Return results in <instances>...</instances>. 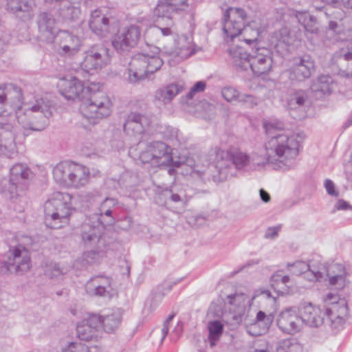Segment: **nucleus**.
<instances>
[{"mask_svg":"<svg viewBox=\"0 0 352 352\" xmlns=\"http://www.w3.org/2000/svg\"><path fill=\"white\" fill-rule=\"evenodd\" d=\"M260 23L256 21H252L247 24H243V41L248 45L256 43L259 36Z\"/></svg>","mask_w":352,"mask_h":352,"instance_id":"f704fd0d","label":"nucleus"},{"mask_svg":"<svg viewBox=\"0 0 352 352\" xmlns=\"http://www.w3.org/2000/svg\"><path fill=\"white\" fill-rule=\"evenodd\" d=\"M32 173V171L26 165L16 164L10 168V178L12 179V181H16L23 186L25 181L31 177Z\"/></svg>","mask_w":352,"mask_h":352,"instance_id":"2f4dec72","label":"nucleus"},{"mask_svg":"<svg viewBox=\"0 0 352 352\" xmlns=\"http://www.w3.org/2000/svg\"><path fill=\"white\" fill-rule=\"evenodd\" d=\"M263 164L261 158L256 155H248L243 154V168L249 166L250 169H255L256 166H259Z\"/></svg>","mask_w":352,"mask_h":352,"instance_id":"3c124183","label":"nucleus"},{"mask_svg":"<svg viewBox=\"0 0 352 352\" xmlns=\"http://www.w3.org/2000/svg\"><path fill=\"white\" fill-rule=\"evenodd\" d=\"M299 316L304 324L310 327H318L324 322L321 309L311 302H305L297 307Z\"/></svg>","mask_w":352,"mask_h":352,"instance_id":"a211bd4d","label":"nucleus"},{"mask_svg":"<svg viewBox=\"0 0 352 352\" xmlns=\"http://www.w3.org/2000/svg\"><path fill=\"white\" fill-rule=\"evenodd\" d=\"M183 85L176 83L170 84L157 89L155 93V98L164 104L170 102L175 96L182 91Z\"/></svg>","mask_w":352,"mask_h":352,"instance_id":"bb28decb","label":"nucleus"},{"mask_svg":"<svg viewBox=\"0 0 352 352\" xmlns=\"http://www.w3.org/2000/svg\"><path fill=\"white\" fill-rule=\"evenodd\" d=\"M111 286H86L87 291L94 295L98 296H104L109 294Z\"/></svg>","mask_w":352,"mask_h":352,"instance_id":"6e6d98bb","label":"nucleus"},{"mask_svg":"<svg viewBox=\"0 0 352 352\" xmlns=\"http://www.w3.org/2000/svg\"><path fill=\"white\" fill-rule=\"evenodd\" d=\"M324 187L326 188L327 193L329 195L333 196V197H338L339 193L337 190H336L335 185L331 179H327L324 181Z\"/></svg>","mask_w":352,"mask_h":352,"instance_id":"338daca9","label":"nucleus"},{"mask_svg":"<svg viewBox=\"0 0 352 352\" xmlns=\"http://www.w3.org/2000/svg\"><path fill=\"white\" fill-rule=\"evenodd\" d=\"M223 32L230 38L228 50L230 65L236 70L242 69V47L240 34L242 32V10L229 8L223 14Z\"/></svg>","mask_w":352,"mask_h":352,"instance_id":"20e7f679","label":"nucleus"},{"mask_svg":"<svg viewBox=\"0 0 352 352\" xmlns=\"http://www.w3.org/2000/svg\"><path fill=\"white\" fill-rule=\"evenodd\" d=\"M207 217L201 214L192 215L188 217V222L192 226L199 228L206 223Z\"/></svg>","mask_w":352,"mask_h":352,"instance_id":"13d9d810","label":"nucleus"},{"mask_svg":"<svg viewBox=\"0 0 352 352\" xmlns=\"http://www.w3.org/2000/svg\"><path fill=\"white\" fill-rule=\"evenodd\" d=\"M76 333L78 338L84 341H89L96 336V332L83 321L77 325Z\"/></svg>","mask_w":352,"mask_h":352,"instance_id":"c03bdc74","label":"nucleus"},{"mask_svg":"<svg viewBox=\"0 0 352 352\" xmlns=\"http://www.w3.org/2000/svg\"><path fill=\"white\" fill-rule=\"evenodd\" d=\"M3 87L7 98L8 107L13 111L18 110V111H21L23 98L21 89L12 83L3 84Z\"/></svg>","mask_w":352,"mask_h":352,"instance_id":"5701e85b","label":"nucleus"},{"mask_svg":"<svg viewBox=\"0 0 352 352\" xmlns=\"http://www.w3.org/2000/svg\"><path fill=\"white\" fill-rule=\"evenodd\" d=\"M72 200L69 194L57 192L45 203V223L47 227L59 229L68 224L73 210Z\"/></svg>","mask_w":352,"mask_h":352,"instance_id":"0eeeda50","label":"nucleus"},{"mask_svg":"<svg viewBox=\"0 0 352 352\" xmlns=\"http://www.w3.org/2000/svg\"><path fill=\"white\" fill-rule=\"evenodd\" d=\"M307 99V94L302 90H298L295 91L291 96L288 104L292 109L296 108L297 107H302L305 104Z\"/></svg>","mask_w":352,"mask_h":352,"instance_id":"09e8293b","label":"nucleus"},{"mask_svg":"<svg viewBox=\"0 0 352 352\" xmlns=\"http://www.w3.org/2000/svg\"><path fill=\"white\" fill-rule=\"evenodd\" d=\"M294 14L297 19L299 23L304 25L308 21H310V18L312 16L306 11H294Z\"/></svg>","mask_w":352,"mask_h":352,"instance_id":"e2e57ef3","label":"nucleus"},{"mask_svg":"<svg viewBox=\"0 0 352 352\" xmlns=\"http://www.w3.org/2000/svg\"><path fill=\"white\" fill-rule=\"evenodd\" d=\"M312 270V280H326L328 278L329 284L334 286L337 290H341L345 287L346 272L342 265L332 263L329 265H320L318 270Z\"/></svg>","mask_w":352,"mask_h":352,"instance_id":"9d476101","label":"nucleus"},{"mask_svg":"<svg viewBox=\"0 0 352 352\" xmlns=\"http://www.w3.org/2000/svg\"><path fill=\"white\" fill-rule=\"evenodd\" d=\"M287 267H293L294 268L293 272L296 275H300L305 273L307 278L310 280H312L311 279L313 274L311 270H318V267H316L314 265H310L302 261H297L293 263H287Z\"/></svg>","mask_w":352,"mask_h":352,"instance_id":"58836bf2","label":"nucleus"},{"mask_svg":"<svg viewBox=\"0 0 352 352\" xmlns=\"http://www.w3.org/2000/svg\"><path fill=\"white\" fill-rule=\"evenodd\" d=\"M89 171L84 166L74 163L70 187L79 188L85 186L89 181Z\"/></svg>","mask_w":352,"mask_h":352,"instance_id":"c85d7f7f","label":"nucleus"},{"mask_svg":"<svg viewBox=\"0 0 352 352\" xmlns=\"http://www.w3.org/2000/svg\"><path fill=\"white\" fill-rule=\"evenodd\" d=\"M140 37V30L137 25H131L126 30L118 33L112 40V45L116 50L124 54L134 47Z\"/></svg>","mask_w":352,"mask_h":352,"instance_id":"f8f14e48","label":"nucleus"},{"mask_svg":"<svg viewBox=\"0 0 352 352\" xmlns=\"http://www.w3.org/2000/svg\"><path fill=\"white\" fill-rule=\"evenodd\" d=\"M289 280V276H283L280 272H276L272 275L270 284L278 295H283L288 290L287 283Z\"/></svg>","mask_w":352,"mask_h":352,"instance_id":"72a5a7b5","label":"nucleus"},{"mask_svg":"<svg viewBox=\"0 0 352 352\" xmlns=\"http://www.w3.org/2000/svg\"><path fill=\"white\" fill-rule=\"evenodd\" d=\"M324 302L327 306L325 314L329 324L333 329L342 328L349 317L346 300L340 298L337 294L329 292L324 297Z\"/></svg>","mask_w":352,"mask_h":352,"instance_id":"1a4fd4ad","label":"nucleus"},{"mask_svg":"<svg viewBox=\"0 0 352 352\" xmlns=\"http://www.w3.org/2000/svg\"><path fill=\"white\" fill-rule=\"evenodd\" d=\"M52 103L47 98H38L27 104L17 113V121L25 129L40 131L45 129L52 115Z\"/></svg>","mask_w":352,"mask_h":352,"instance_id":"423d86ee","label":"nucleus"},{"mask_svg":"<svg viewBox=\"0 0 352 352\" xmlns=\"http://www.w3.org/2000/svg\"><path fill=\"white\" fill-rule=\"evenodd\" d=\"M114 19L107 17L100 10H94L89 21L91 31L100 37H106L113 28Z\"/></svg>","mask_w":352,"mask_h":352,"instance_id":"dca6fc26","label":"nucleus"},{"mask_svg":"<svg viewBox=\"0 0 352 352\" xmlns=\"http://www.w3.org/2000/svg\"><path fill=\"white\" fill-rule=\"evenodd\" d=\"M6 6L8 10L27 21L32 18L35 3L34 0H7Z\"/></svg>","mask_w":352,"mask_h":352,"instance_id":"412c9836","label":"nucleus"},{"mask_svg":"<svg viewBox=\"0 0 352 352\" xmlns=\"http://www.w3.org/2000/svg\"><path fill=\"white\" fill-rule=\"evenodd\" d=\"M74 163L63 162L58 164L53 169V177L56 183L70 187Z\"/></svg>","mask_w":352,"mask_h":352,"instance_id":"4be33fe9","label":"nucleus"},{"mask_svg":"<svg viewBox=\"0 0 352 352\" xmlns=\"http://www.w3.org/2000/svg\"><path fill=\"white\" fill-rule=\"evenodd\" d=\"M83 322L89 327H91L92 330L95 332L99 327H102V316L97 314L90 315L88 318L83 320Z\"/></svg>","mask_w":352,"mask_h":352,"instance_id":"864d4df0","label":"nucleus"},{"mask_svg":"<svg viewBox=\"0 0 352 352\" xmlns=\"http://www.w3.org/2000/svg\"><path fill=\"white\" fill-rule=\"evenodd\" d=\"M18 113L19 111H13L10 109H5L3 112L0 113V124L11 123L12 124H15Z\"/></svg>","mask_w":352,"mask_h":352,"instance_id":"8fccbe9b","label":"nucleus"},{"mask_svg":"<svg viewBox=\"0 0 352 352\" xmlns=\"http://www.w3.org/2000/svg\"><path fill=\"white\" fill-rule=\"evenodd\" d=\"M100 88L99 83L91 82L85 85L73 77L67 82L63 94L69 100L78 99L81 101L80 111L82 116L89 123L94 124L97 120L109 116L111 112V102Z\"/></svg>","mask_w":352,"mask_h":352,"instance_id":"7ed1b4c3","label":"nucleus"},{"mask_svg":"<svg viewBox=\"0 0 352 352\" xmlns=\"http://www.w3.org/2000/svg\"><path fill=\"white\" fill-rule=\"evenodd\" d=\"M102 228L98 223L95 226L89 223L82 225L81 239L85 246L91 247L99 242Z\"/></svg>","mask_w":352,"mask_h":352,"instance_id":"a878e982","label":"nucleus"},{"mask_svg":"<svg viewBox=\"0 0 352 352\" xmlns=\"http://www.w3.org/2000/svg\"><path fill=\"white\" fill-rule=\"evenodd\" d=\"M276 352H303V346L295 338H286L277 343Z\"/></svg>","mask_w":352,"mask_h":352,"instance_id":"e433bc0d","label":"nucleus"},{"mask_svg":"<svg viewBox=\"0 0 352 352\" xmlns=\"http://www.w3.org/2000/svg\"><path fill=\"white\" fill-rule=\"evenodd\" d=\"M97 253L95 251H87L82 254L80 261L83 266L91 264L97 256Z\"/></svg>","mask_w":352,"mask_h":352,"instance_id":"bf43d9fd","label":"nucleus"},{"mask_svg":"<svg viewBox=\"0 0 352 352\" xmlns=\"http://www.w3.org/2000/svg\"><path fill=\"white\" fill-rule=\"evenodd\" d=\"M36 23L40 40L46 43L53 42L56 35V19L54 16L47 12H41L37 16Z\"/></svg>","mask_w":352,"mask_h":352,"instance_id":"2eb2a0df","label":"nucleus"},{"mask_svg":"<svg viewBox=\"0 0 352 352\" xmlns=\"http://www.w3.org/2000/svg\"><path fill=\"white\" fill-rule=\"evenodd\" d=\"M315 64L313 59L309 55H305L298 58L291 72L290 78H296L298 81H302L309 78L314 71Z\"/></svg>","mask_w":352,"mask_h":352,"instance_id":"6ab92c4d","label":"nucleus"},{"mask_svg":"<svg viewBox=\"0 0 352 352\" xmlns=\"http://www.w3.org/2000/svg\"><path fill=\"white\" fill-rule=\"evenodd\" d=\"M206 87V84L204 81L197 82L193 87L190 89V91L187 94L188 99H192L194 95L197 93L202 92L204 91Z\"/></svg>","mask_w":352,"mask_h":352,"instance_id":"052dcab7","label":"nucleus"},{"mask_svg":"<svg viewBox=\"0 0 352 352\" xmlns=\"http://www.w3.org/2000/svg\"><path fill=\"white\" fill-rule=\"evenodd\" d=\"M58 36L61 39L60 47L63 54L71 56L80 50L81 41L78 37L70 34L67 31H60Z\"/></svg>","mask_w":352,"mask_h":352,"instance_id":"393cba45","label":"nucleus"},{"mask_svg":"<svg viewBox=\"0 0 352 352\" xmlns=\"http://www.w3.org/2000/svg\"><path fill=\"white\" fill-rule=\"evenodd\" d=\"M163 195L174 204H184L186 201L185 192L182 188L177 189V187L166 189L164 191Z\"/></svg>","mask_w":352,"mask_h":352,"instance_id":"a19ab883","label":"nucleus"},{"mask_svg":"<svg viewBox=\"0 0 352 352\" xmlns=\"http://www.w3.org/2000/svg\"><path fill=\"white\" fill-rule=\"evenodd\" d=\"M302 26L305 31L310 33H316L318 30L316 25V19L313 16L310 18V21H308Z\"/></svg>","mask_w":352,"mask_h":352,"instance_id":"69168bd1","label":"nucleus"},{"mask_svg":"<svg viewBox=\"0 0 352 352\" xmlns=\"http://www.w3.org/2000/svg\"><path fill=\"white\" fill-rule=\"evenodd\" d=\"M22 188V185L16 181H12L11 178L3 179L0 183V192L10 199L16 197L19 189Z\"/></svg>","mask_w":352,"mask_h":352,"instance_id":"c9c22d12","label":"nucleus"},{"mask_svg":"<svg viewBox=\"0 0 352 352\" xmlns=\"http://www.w3.org/2000/svg\"><path fill=\"white\" fill-rule=\"evenodd\" d=\"M245 324L246 331L250 336L257 337L265 333V332H263V329L254 320L253 323H249L248 319L245 318Z\"/></svg>","mask_w":352,"mask_h":352,"instance_id":"603ef678","label":"nucleus"},{"mask_svg":"<svg viewBox=\"0 0 352 352\" xmlns=\"http://www.w3.org/2000/svg\"><path fill=\"white\" fill-rule=\"evenodd\" d=\"M209 161L215 164H209L207 160L203 162L201 157L197 155H182L178 160H173V166L179 167L186 165L191 168V175H197L204 182L212 179L214 182H221L226 179L227 169L234 167L240 171L242 169V153L232 148L229 152L214 147L209 151Z\"/></svg>","mask_w":352,"mask_h":352,"instance_id":"f257e3e1","label":"nucleus"},{"mask_svg":"<svg viewBox=\"0 0 352 352\" xmlns=\"http://www.w3.org/2000/svg\"><path fill=\"white\" fill-rule=\"evenodd\" d=\"M278 329L287 335H294L302 329V322L297 307H292L282 310L276 318Z\"/></svg>","mask_w":352,"mask_h":352,"instance_id":"9b49d317","label":"nucleus"},{"mask_svg":"<svg viewBox=\"0 0 352 352\" xmlns=\"http://www.w3.org/2000/svg\"><path fill=\"white\" fill-rule=\"evenodd\" d=\"M241 322H242V314L240 311H239L237 314H232L231 319L230 320L227 321V322L230 325L234 327L239 325Z\"/></svg>","mask_w":352,"mask_h":352,"instance_id":"774afa93","label":"nucleus"},{"mask_svg":"<svg viewBox=\"0 0 352 352\" xmlns=\"http://www.w3.org/2000/svg\"><path fill=\"white\" fill-rule=\"evenodd\" d=\"M80 14V10L78 7L69 4L60 10V16L65 21H72L78 19Z\"/></svg>","mask_w":352,"mask_h":352,"instance_id":"37998d69","label":"nucleus"},{"mask_svg":"<svg viewBox=\"0 0 352 352\" xmlns=\"http://www.w3.org/2000/svg\"><path fill=\"white\" fill-rule=\"evenodd\" d=\"M222 96L227 101L232 102L237 100L239 93L232 87H226L222 89Z\"/></svg>","mask_w":352,"mask_h":352,"instance_id":"4d7b16f0","label":"nucleus"},{"mask_svg":"<svg viewBox=\"0 0 352 352\" xmlns=\"http://www.w3.org/2000/svg\"><path fill=\"white\" fill-rule=\"evenodd\" d=\"M151 123V118L138 112L130 113L124 123V131L129 135L143 134Z\"/></svg>","mask_w":352,"mask_h":352,"instance_id":"f3484780","label":"nucleus"},{"mask_svg":"<svg viewBox=\"0 0 352 352\" xmlns=\"http://www.w3.org/2000/svg\"><path fill=\"white\" fill-rule=\"evenodd\" d=\"M169 53L170 55L186 59L193 54L195 51L192 48V44L188 38L185 36H182L175 41V48Z\"/></svg>","mask_w":352,"mask_h":352,"instance_id":"cd10ccee","label":"nucleus"},{"mask_svg":"<svg viewBox=\"0 0 352 352\" xmlns=\"http://www.w3.org/2000/svg\"><path fill=\"white\" fill-rule=\"evenodd\" d=\"M64 273L63 269L58 263L51 264L50 267L46 270V274L50 278L58 277Z\"/></svg>","mask_w":352,"mask_h":352,"instance_id":"680f3d73","label":"nucleus"},{"mask_svg":"<svg viewBox=\"0 0 352 352\" xmlns=\"http://www.w3.org/2000/svg\"><path fill=\"white\" fill-rule=\"evenodd\" d=\"M207 328L209 333L208 340L210 345L211 347H214L223 334L224 326L221 321L214 320L208 322Z\"/></svg>","mask_w":352,"mask_h":352,"instance_id":"473e14b6","label":"nucleus"},{"mask_svg":"<svg viewBox=\"0 0 352 352\" xmlns=\"http://www.w3.org/2000/svg\"><path fill=\"white\" fill-rule=\"evenodd\" d=\"M245 59V61H243V68L247 67L245 65L247 64L252 72L258 76L267 73L272 67V60L267 56L260 54L252 56L248 55Z\"/></svg>","mask_w":352,"mask_h":352,"instance_id":"aec40b11","label":"nucleus"},{"mask_svg":"<svg viewBox=\"0 0 352 352\" xmlns=\"http://www.w3.org/2000/svg\"><path fill=\"white\" fill-rule=\"evenodd\" d=\"M84 54L80 66L87 72L101 69L105 64L107 49L102 44L92 45Z\"/></svg>","mask_w":352,"mask_h":352,"instance_id":"4468645a","label":"nucleus"},{"mask_svg":"<svg viewBox=\"0 0 352 352\" xmlns=\"http://www.w3.org/2000/svg\"><path fill=\"white\" fill-rule=\"evenodd\" d=\"M274 319V316L272 313L266 314L263 311L257 312L254 321L263 329V332L265 333L268 331Z\"/></svg>","mask_w":352,"mask_h":352,"instance_id":"79ce46f5","label":"nucleus"},{"mask_svg":"<svg viewBox=\"0 0 352 352\" xmlns=\"http://www.w3.org/2000/svg\"><path fill=\"white\" fill-rule=\"evenodd\" d=\"M265 133L269 138L265 143L267 161L274 170L283 171L294 168L299 152V142L289 131L284 130V124L276 119L264 120Z\"/></svg>","mask_w":352,"mask_h":352,"instance_id":"f03ea898","label":"nucleus"},{"mask_svg":"<svg viewBox=\"0 0 352 352\" xmlns=\"http://www.w3.org/2000/svg\"><path fill=\"white\" fill-rule=\"evenodd\" d=\"M111 286V280L107 276H96L92 277L87 283L86 286Z\"/></svg>","mask_w":352,"mask_h":352,"instance_id":"5fc2aeb1","label":"nucleus"},{"mask_svg":"<svg viewBox=\"0 0 352 352\" xmlns=\"http://www.w3.org/2000/svg\"><path fill=\"white\" fill-rule=\"evenodd\" d=\"M101 199V194L96 190L89 192H82L76 198L83 208H89L90 206Z\"/></svg>","mask_w":352,"mask_h":352,"instance_id":"4c0bfd02","label":"nucleus"},{"mask_svg":"<svg viewBox=\"0 0 352 352\" xmlns=\"http://www.w3.org/2000/svg\"><path fill=\"white\" fill-rule=\"evenodd\" d=\"M14 126L11 123L0 124V146L12 148L14 145Z\"/></svg>","mask_w":352,"mask_h":352,"instance_id":"c756f323","label":"nucleus"},{"mask_svg":"<svg viewBox=\"0 0 352 352\" xmlns=\"http://www.w3.org/2000/svg\"><path fill=\"white\" fill-rule=\"evenodd\" d=\"M160 51L159 47L154 46L150 52L144 50L134 55L129 63L128 80L136 83L157 72L164 64L162 58L158 56Z\"/></svg>","mask_w":352,"mask_h":352,"instance_id":"39448f33","label":"nucleus"},{"mask_svg":"<svg viewBox=\"0 0 352 352\" xmlns=\"http://www.w3.org/2000/svg\"><path fill=\"white\" fill-rule=\"evenodd\" d=\"M333 80L330 76L322 75L314 80L310 87L313 97L320 99L331 93Z\"/></svg>","mask_w":352,"mask_h":352,"instance_id":"b1692460","label":"nucleus"},{"mask_svg":"<svg viewBox=\"0 0 352 352\" xmlns=\"http://www.w3.org/2000/svg\"><path fill=\"white\" fill-rule=\"evenodd\" d=\"M338 58H343L347 61H351L346 69V76L352 77V47L342 48L336 53Z\"/></svg>","mask_w":352,"mask_h":352,"instance_id":"de8ad7c7","label":"nucleus"},{"mask_svg":"<svg viewBox=\"0 0 352 352\" xmlns=\"http://www.w3.org/2000/svg\"><path fill=\"white\" fill-rule=\"evenodd\" d=\"M122 320L121 313L113 311L111 313L102 316V328L107 333H113L118 329Z\"/></svg>","mask_w":352,"mask_h":352,"instance_id":"7c9ffc66","label":"nucleus"},{"mask_svg":"<svg viewBox=\"0 0 352 352\" xmlns=\"http://www.w3.org/2000/svg\"><path fill=\"white\" fill-rule=\"evenodd\" d=\"M173 36V32L170 28H160L154 25L148 28L146 32L147 38L153 40L156 42L160 41L162 36Z\"/></svg>","mask_w":352,"mask_h":352,"instance_id":"ea45409f","label":"nucleus"},{"mask_svg":"<svg viewBox=\"0 0 352 352\" xmlns=\"http://www.w3.org/2000/svg\"><path fill=\"white\" fill-rule=\"evenodd\" d=\"M6 261L8 272L22 274L30 267V257L28 251L23 247H15L10 250V255Z\"/></svg>","mask_w":352,"mask_h":352,"instance_id":"ddd939ff","label":"nucleus"},{"mask_svg":"<svg viewBox=\"0 0 352 352\" xmlns=\"http://www.w3.org/2000/svg\"><path fill=\"white\" fill-rule=\"evenodd\" d=\"M111 214V209L100 207L98 223L102 228L113 224L114 222V219Z\"/></svg>","mask_w":352,"mask_h":352,"instance_id":"49530a36","label":"nucleus"},{"mask_svg":"<svg viewBox=\"0 0 352 352\" xmlns=\"http://www.w3.org/2000/svg\"><path fill=\"white\" fill-rule=\"evenodd\" d=\"M208 315L209 317L220 318L223 316V310L221 306L218 305H212L208 310Z\"/></svg>","mask_w":352,"mask_h":352,"instance_id":"0e129e2a","label":"nucleus"},{"mask_svg":"<svg viewBox=\"0 0 352 352\" xmlns=\"http://www.w3.org/2000/svg\"><path fill=\"white\" fill-rule=\"evenodd\" d=\"M139 157L142 163H149L154 166H170L174 160L172 148L161 141L147 144Z\"/></svg>","mask_w":352,"mask_h":352,"instance_id":"6e6552de","label":"nucleus"},{"mask_svg":"<svg viewBox=\"0 0 352 352\" xmlns=\"http://www.w3.org/2000/svg\"><path fill=\"white\" fill-rule=\"evenodd\" d=\"M170 5L168 4L167 1L164 0H160L157 6L155 8L154 13L158 17H166L170 21V14L173 12H176Z\"/></svg>","mask_w":352,"mask_h":352,"instance_id":"a18cd8bd","label":"nucleus"}]
</instances>
